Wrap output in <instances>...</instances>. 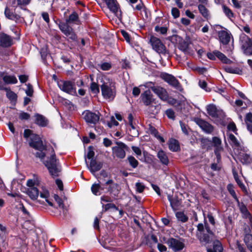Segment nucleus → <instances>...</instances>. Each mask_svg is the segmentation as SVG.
Returning <instances> with one entry per match:
<instances>
[{
  "label": "nucleus",
  "mask_w": 252,
  "mask_h": 252,
  "mask_svg": "<svg viewBox=\"0 0 252 252\" xmlns=\"http://www.w3.org/2000/svg\"><path fill=\"white\" fill-rule=\"evenodd\" d=\"M127 160L130 165L133 168H136L138 164V161L132 156L127 157Z\"/></svg>",
  "instance_id": "c03bdc74"
},
{
  "label": "nucleus",
  "mask_w": 252,
  "mask_h": 252,
  "mask_svg": "<svg viewBox=\"0 0 252 252\" xmlns=\"http://www.w3.org/2000/svg\"><path fill=\"white\" fill-rule=\"evenodd\" d=\"M24 137L29 141L30 147L38 151L35 153V156L43 161L46 155L44 151L47 150V147L43 144L39 136L32 133L31 130L27 129L24 131Z\"/></svg>",
  "instance_id": "f257e3e1"
},
{
  "label": "nucleus",
  "mask_w": 252,
  "mask_h": 252,
  "mask_svg": "<svg viewBox=\"0 0 252 252\" xmlns=\"http://www.w3.org/2000/svg\"><path fill=\"white\" fill-rule=\"evenodd\" d=\"M58 85L62 91L71 95L76 94V88L73 82L61 81L58 82Z\"/></svg>",
  "instance_id": "9b49d317"
},
{
  "label": "nucleus",
  "mask_w": 252,
  "mask_h": 252,
  "mask_svg": "<svg viewBox=\"0 0 252 252\" xmlns=\"http://www.w3.org/2000/svg\"><path fill=\"white\" fill-rule=\"evenodd\" d=\"M227 189L228 190L230 194L233 196L235 200L237 201V203H239V201L236 196V194L234 190L233 189V186L231 184H229L227 187Z\"/></svg>",
  "instance_id": "a18cd8bd"
},
{
  "label": "nucleus",
  "mask_w": 252,
  "mask_h": 252,
  "mask_svg": "<svg viewBox=\"0 0 252 252\" xmlns=\"http://www.w3.org/2000/svg\"><path fill=\"white\" fill-rule=\"evenodd\" d=\"M19 117L22 120H27L30 118V115L28 113L22 112L19 114Z\"/></svg>",
  "instance_id": "13d9d810"
},
{
  "label": "nucleus",
  "mask_w": 252,
  "mask_h": 252,
  "mask_svg": "<svg viewBox=\"0 0 252 252\" xmlns=\"http://www.w3.org/2000/svg\"><path fill=\"white\" fill-rule=\"evenodd\" d=\"M207 252H220V242L218 240L215 241L213 248L207 249Z\"/></svg>",
  "instance_id": "e433bc0d"
},
{
  "label": "nucleus",
  "mask_w": 252,
  "mask_h": 252,
  "mask_svg": "<svg viewBox=\"0 0 252 252\" xmlns=\"http://www.w3.org/2000/svg\"><path fill=\"white\" fill-rule=\"evenodd\" d=\"M131 149L137 157L141 155V151L139 147L132 146Z\"/></svg>",
  "instance_id": "338daca9"
},
{
  "label": "nucleus",
  "mask_w": 252,
  "mask_h": 252,
  "mask_svg": "<svg viewBox=\"0 0 252 252\" xmlns=\"http://www.w3.org/2000/svg\"><path fill=\"white\" fill-rule=\"evenodd\" d=\"M4 91L6 92V95L9 99L12 101H15L17 100V94L12 92L10 88L6 87Z\"/></svg>",
  "instance_id": "f704fd0d"
},
{
  "label": "nucleus",
  "mask_w": 252,
  "mask_h": 252,
  "mask_svg": "<svg viewBox=\"0 0 252 252\" xmlns=\"http://www.w3.org/2000/svg\"><path fill=\"white\" fill-rule=\"evenodd\" d=\"M85 162L90 171L93 174H94L96 172L99 171L103 166L102 162L97 161L94 159H91L89 165L88 164L86 159H85Z\"/></svg>",
  "instance_id": "a211bd4d"
},
{
  "label": "nucleus",
  "mask_w": 252,
  "mask_h": 252,
  "mask_svg": "<svg viewBox=\"0 0 252 252\" xmlns=\"http://www.w3.org/2000/svg\"><path fill=\"white\" fill-rule=\"evenodd\" d=\"M141 101L146 106L150 105V108L152 109L151 113L152 114L157 113V107L155 106H153L152 104L153 102L154 101V99L153 97V95L149 90L145 91L140 96Z\"/></svg>",
  "instance_id": "ddd939ff"
},
{
  "label": "nucleus",
  "mask_w": 252,
  "mask_h": 252,
  "mask_svg": "<svg viewBox=\"0 0 252 252\" xmlns=\"http://www.w3.org/2000/svg\"><path fill=\"white\" fill-rule=\"evenodd\" d=\"M235 153L238 154V158L240 161L243 164H247L250 163L252 160V158L250 156L245 153L244 148L243 150L242 148H241V151L239 152V149L235 152Z\"/></svg>",
  "instance_id": "aec40b11"
},
{
  "label": "nucleus",
  "mask_w": 252,
  "mask_h": 252,
  "mask_svg": "<svg viewBox=\"0 0 252 252\" xmlns=\"http://www.w3.org/2000/svg\"><path fill=\"white\" fill-rule=\"evenodd\" d=\"M199 86H200V88L204 89L206 91H207V92L209 91V90H208V88L207 87V83L205 81L200 80L199 81Z\"/></svg>",
  "instance_id": "0e129e2a"
},
{
  "label": "nucleus",
  "mask_w": 252,
  "mask_h": 252,
  "mask_svg": "<svg viewBox=\"0 0 252 252\" xmlns=\"http://www.w3.org/2000/svg\"><path fill=\"white\" fill-rule=\"evenodd\" d=\"M223 120V125H227V129L229 130H232L233 132H235L237 130V128L234 122H231V119L229 118H226V115L224 113L221 111V121ZM222 123V122H221Z\"/></svg>",
  "instance_id": "4be33fe9"
},
{
  "label": "nucleus",
  "mask_w": 252,
  "mask_h": 252,
  "mask_svg": "<svg viewBox=\"0 0 252 252\" xmlns=\"http://www.w3.org/2000/svg\"><path fill=\"white\" fill-rule=\"evenodd\" d=\"M54 198L60 207L63 208V204L62 199L57 194H54Z\"/></svg>",
  "instance_id": "052dcab7"
},
{
  "label": "nucleus",
  "mask_w": 252,
  "mask_h": 252,
  "mask_svg": "<svg viewBox=\"0 0 252 252\" xmlns=\"http://www.w3.org/2000/svg\"><path fill=\"white\" fill-rule=\"evenodd\" d=\"M229 138L231 142L233 144V146L234 148L235 152L238 151L239 149V148H242V147L240 146V143L237 140L236 138L234 135H233L232 134H229Z\"/></svg>",
  "instance_id": "72a5a7b5"
},
{
  "label": "nucleus",
  "mask_w": 252,
  "mask_h": 252,
  "mask_svg": "<svg viewBox=\"0 0 252 252\" xmlns=\"http://www.w3.org/2000/svg\"><path fill=\"white\" fill-rule=\"evenodd\" d=\"M101 83L100 88L103 97L107 100H113L116 95L115 83L105 76L102 77Z\"/></svg>",
  "instance_id": "f03ea898"
},
{
  "label": "nucleus",
  "mask_w": 252,
  "mask_h": 252,
  "mask_svg": "<svg viewBox=\"0 0 252 252\" xmlns=\"http://www.w3.org/2000/svg\"><path fill=\"white\" fill-rule=\"evenodd\" d=\"M240 41L243 53L246 55H252V41L244 33L241 34Z\"/></svg>",
  "instance_id": "6e6552de"
},
{
  "label": "nucleus",
  "mask_w": 252,
  "mask_h": 252,
  "mask_svg": "<svg viewBox=\"0 0 252 252\" xmlns=\"http://www.w3.org/2000/svg\"><path fill=\"white\" fill-rule=\"evenodd\" d=\"M168 148L169 150L172 152H177L180 149L178 141L174 139L170 140L168 144Z\"/></svg>",
  "instance_id": "2f4dec72"
},
{
  "label": "nucleus",
  "mask_w": 252,
  "mask_h": 252,
  "mask_svg": "<svg viewBox=\"0 0 252 252\" xmlns=\"http://www.w3.org/2000/svg\"><path fill=\"white\" fill-rule=\"evenodd\" d=\"M179 49L185 53H186L189 50V44L187 42L183 41L180 43Z\"/></svg>",
  "instance_id": "79ce46f5"
},
{
  "label": "nucleus",
  "mask_w": 252,
  "mask_h": 252,
  "mask_svg": "<svg viewBox=\"0 0 252 252\" xmlns=\"http://www.w3.org/2000/svg\"><path fill=\"white\" fill-rule=\"evenodd\" d=\"M207 56L209 59L212 60H215L216 57L219 60L220 59V53L219 51H215L213 53H208Z\"/></svg>",
  "instance_id": "a19ab883"
},
{
  "label": "nucleus",
  "mask_w": 252,
  "mask_h": 252,
  "mask_svg": "<svg viewBox=\"0 0 252 252\" xmlns=\"http://www.w3.org/2000/svg\"><path fill=\"white\" fill-rule=\"evenodd\" d=\"M221 63L232 64L233 63V62L221 53Z\"/></svg>",
  "instance_id": "864d4df0"
},
{
  "label": "nucleus",
  "mask_w": 252,
  "mask_h": 252,
  "mask_svg": "<svg viewBox=\"0 0 252 252\" xmlns=\"http://www.w3.org/2000/svg\"><path fill=\"white\" fill-rule=\"evenodd\" d=\"M83 116L86 122L90 125H95L99 120V115L89 110L84 111Z\"/></svg>",
  "instance_id": "2eb2a0df"
},
{
  "label": "nucleus",
  "mask_w": 252,
  "mask_h": 252,
  "mask_svg": "<svg viewBox=\"0 0 252 252\" xmlns=\"http://www.w3.org/2000/svg\"><path fill=\"white\" fill-rule=\"evenodd\" d=\"M102 211L106 212L110 209H114L116 210H118V207L113 203H108L105 205L103 204L102 202Z\"/></svg>",
  "instance_id": "37998d69"
},
{
  "label": "nucleus",
  "mask_w": 252,
  "mask_h": 252,
  "mask_svg": "<svg viewBox=\"0 0 252 252\" xmlns=\"http://www.w3.org/2000/svg\"><path fill=\"white\" fill-rule=\"evenodd\" d=\"M198 10L201 15L205 18L208 19L209 17V11L202 4H199L198 6Z\"/></svg>",
  "instance_id": "ea45409f"
},
{
  "label": "nucleus",
  "mask_w": 252,
  "mask_h": 252,
  "mask_svg": "<svg viewBox=\"0 0 252 252\" xmlns=\"http://www.w3.org/2000/svg\"><path fill=\"white\" fill-rule=\"evenodd\" d=\"M103 189L101 188L99 183L94 184L91 187V191L92 193L95 195H100L101 194V190Z\"/></svg>",
  "instance_id": "c9c22d12"
},
{
  "label": "nucleus",
  "mask_w": 252,
  "mask_h": 252,
  "mask_svg": "<svg viewBox=\"0 0 252 252\" xmlns=\"http://www.w3.org/2000/svg\"><path fill=\"white\" fill-rule=\"evenodd\" d=\"M49 194L47 191H46L44 193L41 192L40 194V196L42 198H44L46 199V201L48 203V205L50 206H53V203L49 200L48 199Z\"/></svg>",
  "instance_id": "4d7b16f0"
},
{
  "label": "nucleus",
  "mask_w": 252,
  "mask_h": 252,
  "mask_svg": "<svg viewBox=\"0 0 252 252\" xmlns=\"http://www.w3.org/2000/svg\"><path fill=\"white\" fill-rule=\"evenodd\" d=\"M65 22L69 23H75V24H78L79 20V17L78 14L76 12H72L68 17V18H67L65 20Z\"/></svg>",
  "instance_id": "473e14b6"
},
{
  "label": "nucleus",
  "mask_w": 252,
  "mask_h": 252,
  "mask_svg": "<svg viewBox=\"0 0 252 252\" xmlns=\"http://www.w3.org/2000/svg\"><path fill=\"white\" fill-rule=\"evenodd\" d=\"M149 42L152 46L153 49L157 53L164 55L168 54L165 45L159 38L154 36H151Z\"/></svg>",
  "instance_id": "1a4fd4ad"
},
{
  "label": "nucleus",
  "mask_w": 252,
  "mask_h": 252,
  "mask_svg": "<svg viewBox=\"0 0 252 252\" xmlns=\"http://www.w3.org/2000/svg\"><path fill=\"white\" fill-rule=\"evenodd\" d=\"M98 66L104 71L109 70L112 67L111 64L109 63H102L98 64Z\"/></svg>",
  "instance_id": "49530a36"
},
{
  "label": "nucleus",
  "mask_w": 252,
  "mask_h": 252,
  "mask_svg": "<svg viewBox=\"0 0 252 252\" xmlns=\"http://www.w3.org/2000/svg\"><path fill=\"white\" fill-rule=\"evenodd\" d=\"M135 186L136 190L139 193L142 192L145 189V186L141 183H136Z\"/></svg>",
  "instance_id": "e2e57ef3"
},
{
  "label": "nucleus",
  "mask_w": 252,
  "mask_h": 252,
  "mask_svg": "<svg viewBox=\"0 0 252 252\" xmlns=\"http://www.w3.org/2000/svg\"><path fill=\"white\" fill-rule=\"evenodd\" d=\"M212 232L207 226L204 228L202 223H199L197 225V232L196 236L201 243L206 244L209 243L210 240V235Z\"/></svg>",
  "instance_id": "39448f33"
},
{
  "label": "nucleus",
  "mask_w": 252,
  "mask_h": 252,
  "mask_svg": "<svg viewBox=\"0 0 252 252\" xmlns=\"http://www.w3.org/2000/svg\"><path fill=\"white\" fill-rule=\"evenodd\" d=\"M155 31L161 34H165L167 32V28L165 27L156 26L155 28Z\"/></svg>",
  "instance_id": "de8ad7c7"
},
{
  "label": "nucleus",
  "mask_w": 252,
  "mask_h": 252,
  "mask_svg": "<svg viewBox=\"0 0 252 252\" xmlns=\"http://www.w3.org/2000/svg\"><path fill=\"white\" fill-rule=\"evenodd\" d=\"M157 157L160 162L164 165H167L169 163V159L166 154L162 150H160L157 154Z\"/></svg>",
  "instance_id": "c85d7f7f"
},
{
  "label": "nucleus",
  "mask_w": 252,
  "mask_h": 252,
  "mask_svg": "<svg viewBox=\"0 0 252 252\" xmlns=\"http://www.w3.org/2000/svg\"><path fill=\"white\" fill-rule=\"evenodd\" d=\"M171 13L174 18H177L180 16V11L177 8H172Z\"/></svg>",
  "instance_id": "69168bd1"
},
{
  "label": "nucleus",
  "mask_w": 252,
  "mask_h": 252,
  "mask_svg": "<svg viewBox=\"0 0 252 252\" xmlns=\"http://www.w3.org/2000/svg\"><path fill=\"white\" fill-rule=\"evenodd\" d=\"M121 33L126 41L128 43H131V37L128 32L124 30H122Z\"/></svg>",
  "instance_id": "603ef678"
},
{
  "label": "nucleus",
  "mask_w": 252,
  "mask_h": 252,
  "mask_svg": "<svg viewBox=\"0 0 252 252\" xmlns=\"http://www.w3.org/2000/svg\"><path fill=\"white\" fill-rule=\"evenodd\" d=\"M34 117L35 118L34 123L38 126L44 127L47 125L48 120L44 116L39 114H35Z\"/></svg>",
  "instance_id": "b1692460"
},
{
  "label": "nucleus",
  "mask_w": 252,
  "mask_h": 252,
  "mask_svg": "<svg viewBox=\"0 0 252 252\" xmlns=\"http://www.w3.org/2000/svg\"><path fill=\"white\" fill-rule=\"evenodd\" d=\"M32 0H17V5L19 6H26L30 4Z\"/></svg>",
  "instance_id": "bf43d9fd"
},
{
  "label": "nucleus",
  "mask_w": 252,
  "mask_h": 252,
  "mask_svg": "<svg viewBox=\"0 0 252 252\" xmlns=\"http://www.w3.org/2000/svg\"><path fill=\"white\" fill-rule=\"evenodd\" d=\"M223 68L224 70L227 72L231 73H239V69L237 68H233L232 67L227 66H223Z\"/></svg>",
  "instance_id": "5fc2aeb1"
},
{
  "label": "nucleus",
  "mask_w": 252,
  "mask_h": 252,
  "mask_svg": "<svg viewBox=\"0 0 252 252\" xmlns=\"http://www.w3.org/2000/svg\"><path fill=\"white\" fill-rule=\"evenodd\" d=\"M166 114L168 118L172 120L174 119L175 114L174 112L172 109H167L166 111Z\"/></svg>",
  "instance_id": "680f3d73"
},
{
  "label": "nucleus",
  "mask_w": 252,
  "mask_h": 252,
  "mask_svg": "<svg viewBox=\"0 0 252 252\" xmlns=\"http://www.w3.org/2000/svg\"><path fill=\"white\" fill-rule=\"evenodd\" d=\"M0 78H2L4 84H15L18 81L14 75H8L4 72L0 73Z\"/></svg>",
  "instance_id": "6ab92c4d"
},
{
  "label": "nucleus",
  "mask_w": 252,
  "mask_h": 252,
  "mask_svg": "<svg viewBox=\"0 0 252 252\" xmlns=\"http://www.w3.org/2000/svg\"><path fill=\"white\" fill-rule=\"evenodd\" d=\"M26 193L32 200H36L39 195V191L36 188H31L26 189Z\"/></svg>",
  "instance_id": "cd10ccee"
},
{
  "label": "nucleus",
  "mask_w": 252,
  "mask_h": 252,
  "mask_svg": "<svg viewBox=\"0 0 252 252\" xmlns=\"http://www.w3.org/2000/svg\"><path fill=\"white\" fill-rule=\"evenodd\" d=\"M197 124L206 133H210L213 130V126L203 120L198 119L197 121Z\"/></svg>",
  "instance_id": "5701e85b"
},
{
  "label": "nucleus",
  "mask_w": 252,
  "mask_h": 252,
  "mask_svg": "<svg viewBox=\"0 0 252 252\" xmlns=\"http://www.w3.org/2000/svg\"><path fill=\"white\" fill-rule=\"evenodd\" d=\"M103 143L105 147H108L112 145V142L109 139L104 138L103 140Z\"/></svg>",
  "instance_id": "774afa93"
},
{
  "label": "nucleus",
  "mask_w": 252,
  "mask_h": 252,
  "mask_svg": "<svg viewBox=\"0 0 252 252\" xmlns=\"http://www.w3.org/2000/svg\"><path fill=\"white\" fill-rule=\"evenodd\" d=\"M175 216L177 220L182 222H186L188 220V217L183 212H177Z\"/></svg>",
  "instance_id": "4c0bfd02"
},
{
  "label": "nucleus",
  "mask_w": 252,
  "mask_h": 252,
  "mask_svg": "<svg viewBox=\"0 0 252 252\" xmlns=\"http://www.w3.org/2000/svg\"><path fill=\"white\" fill-rule=\"evenodd\" d=\"M239 209L244 218H248L250 216V213L248 211L246 207L243 203H238Z\"/></svg>",
  "instance_id": "58836bf2"
},
{
  "label": "nucleus",
  "mask_w": 252,
  "mask_h": 252,
  "mask_svg": "<svg viewBox=\"0 0 252 252\" xmlns=\"http://www.w3.org/2000/svg\"><path fill=\"white\" fill-rule=\"evenodd\" d=\"M90 89L92 93L94 94H97L99 92V89L98 85L92 82L90 86Z\"/></svg>",
  "instance_id": "8fccbe9b"
},
{
  "label": "nucleus",
  "mask_w": 252,
  "mask_h": 252,
  "mask_svg": "<svg viewBox=\"0 0 252 252\" xmlns=\"http://www.w3.org/2000/svg\"><path fill=\"white\" fill-rule=\"evenodd\" d=\"M245 123L246 125L247 129L252 134V113H249L246 115Z\"/></svg>",
  "instance_id": "7c9ffc66"
},
{
  "label": "nucleus",
  "mask_w": 252,
  "mask_h": 252,
  "mask_svg": "<svg viewBox=\"0 0 252 252\" xmlns=\"http://www.w3.org/2000/svg\"><path fill=\"white\" fill-rule=\"evenodd\" d=\"M233 37L231 32L226 29L221 27V44L228 55L230 54L234 48Z\"/></svg>",
  "instance_id": "20e7f679"
},
{
  "label": "nucleus",
  "mask_w": 252,
  "mask_h": 252,
  "mask_svg": "<svg viewBox=\"0 0 252 252\" xmlns=\"http://www.w3.org/2000/svg\"><path fill=\"white\" fill-rule=\"evenodd\" d=\"M167 199L170 202L171 208L174 212L180 210L182 208V200L178 196L168 194L167 195Z\"/></svg>",
  "instance_id": "dca6fc26"
},
{
  "label": "nucleus",
  "mask_w": 252,
  "mask_h": 252,
  "mask_svg": "<svg viewBox=\"0 0 252 252\" xmlns=\"http://www.w3.org/2000/svg\"><path fill=\"white\" fill-rule=\"evenodd\" d=\"M12 44V39L8 35L4 33H0V46L3 47H8Z\"/></svg>",
  "instance_id": "412c9836"
},
{
  "label": "nucleus",
  "mask_w": 252,
  "mask_h": 252,
  "mask_svg": "<svg viewBox=\"0 0 252 252\" xmlns=\"http://www.w3.org/2000/svg\"><path fill=\"white\" fill-rule=\"evenodd\" d=\"M60 30L65 35L68 39L71 41H76L77 35L75 33L72 27L68 25L67 22H60L58 24Z\"/></svg>",
  "instance_id": "9d476101"
},
{
  "label": "nucleus",
  "mask_w": 252,
  "mask_h": 252,
  "mask_svg": "<svg viewBox=\"0 0 252 252\" xmlns=\"http://www.w3.org/2000/svg\"><path fill=\"white\" fill-rule=\"evenodd\" d=\"M223 10L225 14L229 18L232 17L233 14L231 10L225 6H223Z\"/></svg>",
  "instance_id": "6e6d98bb"
},
{
  "label": "nucleus",
  "mask_w": 252,
  "mask_h": 252,
  "mask_svg": "<svg viewBox=\"0 0 252 252\" xmlns=\"http://www.w3.org/2000/svg\"><path fill=\"white\" fill-rule=\"evenodd\" d=\"M4 14L5 16L9 19L12 20L15 18L13 12H12L7 7L5 8Z\"/></svg>",
  "instance_id": "3c124183"
},
{
  "label": "nucleus",
  "mask_w": 252,
  "mask_h": 252,
  "mask_svg": "<svg viewBox=\"0 0 252 252\" xmlns=\"http://www.w3.org/2000/svg\"><path fill=\"white\" fill-rule=\"evenodd\" d=\"M202 144V147L204 148L207 149H209L212 144H214V147L215 148V153L216 155L218 160H219L220 158V139L217 137H214L212 139V141L210 140L208 138L202 139L201 141Z\"/></svg>",
  "instance_id": "423d86ee"
},
{
  "label": "nucleus",
  "mask_w": 252,
  "mask_h": 252,
  "mask_svg": "<svg viewBox=\"0 0 252 252\" xmlns=\"http://www.w3.org/2000/svg\"><path fill=\"white\" fill-rule=\"evenodd\" d=\"M117 146L112 147V152L113 157L123 159L126 156L125 150L127 149V146L122 142H117Z\"/></svg>",
  "instance_id": "f8f14e48"
},
{
  "label": "nucleus",
  "mask_w": 252,
  "mask_h": 252,
  "mask_svg": "<svg viewBox=\"0 0 252 252\" xmlns=\"http://www.w3.org/2000/svg\"><path fill=\"white\" fill-rule=\"evenodd\" d=\"M105 2L108 8L114 13L117 14L118 12V4L116 0H105Z\"/></svg>",
  "instance_id": "a878e982"
},
{
  "label": "nucleus",
  "mask_w": 252,
  "mask_h": 252,
  "mask_svg": "<svg viewBox=\"0 0 252 252\" xmlns=\"http://www.w3.org/2000/svg\"><path fill=\"white\" fill-rule=\"evenodd\" d=\"M207 112L210 116L213 121H215L218 117V112L216 106L213 104H210L207 106Z\"/></svg>",
  "instance_id": "bb28decb"
},
{
  "label": "nucleus",
  "mask_w": 252,
  "mask_h": 252,
  "mask_svg": "<svg viewBox=\"0 0 252 252\" xmlns=\"http://www.w3.org/2000/svg\"><path fill=\"white\" fill-rule=\"evenodd\" d=\"M27 89L25 90V93L29 96H32L33 93V88L30 84H26Z\"/></svg>",
  "instance_id": "09e8293b"
},
{
  "label": "nucleus",
  "mask_w": 252,
  "mask_h": 252,
  "mask_svg": "<svg viewBox=\"0 0 252 252\" xmlns=\"http://www.w3.org/2000/svg\"><path fill=\"white\" fill-rule=\"evenodd\" d=\"M166 243L175 252L182 250L184 247V244L183 242L173 238L168 239Z\"/></svg>",
  "instance_id": "f3484780"
},
{
  "label": "nucleus",
  "mask_w": 252,
  "mask_h": 252,
  "mask_svg": "<svg viewBox=\"0 0 252 252\" xmlns=\"http://www.w3.org/2000/svg\"><path fill=\"white\" fill-rule=\"evenodd\" d=\"M146 86L150 88L161 100L166 101L168 98L166 90L158 86H155L150 82L146 83Z\"/></svg>",
  "instance_id": "0eeeda50"
},
{
  "label": "nucleus",
  "mask_w": 252,
  "mask_h": 252,
  "mask_svg": "<svg viewBox=\"0 0 252 252\" xmlns=\"http://www.w3.org/2000/svg\"><path fill=\"white\" fill-rule=\"evenodd\" d=\"M49 150L51 152V155L49 159L44 161V164L48 169L50 175L53 177H57L59 175V173L61 171V167L60 166L56 156L54 150L51 147Z\"/></svg>",
  "instance_id": "7ed1b4c3"
},
{
  "label": "nucleus",
  "mask_w": 252,
  "mask_h": 252,
  "mask_svg": "<svg viewBox=\"0 0 252 252\" xmlns=\"http://www.w3.org/2000/svg\"><path fill=\"white\" fill-rule=\"evenodd\" d=\"M244 241L248 248L252 252V229H250L249 233L246 234Z\"/></svg>",
  "instance_id": "c756f323"
},
{
  "label": "nucleus",
  "mask_w": 252,
  "mask_h": 252,
  "mask_svg": "<svg viewBox=\"0 0 252 252\" xmlns=\"http://www.w3.org/2000/svg\"><path fill=\"white\" fill-rule=\"evenodd\" d=\"M105 185H109L108 188V191L110 194H113L116 195L118 193V185L117 184H113V181L112 180H108L105 182Z\"/></svg>",
  "instance_id": "393cba45"
},
{
  "label": "nucleus",
  "mask_w": 252,
  "mask_h": 252,
  "mask_svg": "<svg viewBox=\"0 0 252 252\" xmlns=\"http://www.w3.org/2000/svg\"><path fill=\"white\" fill-rule=\"evenodd\" d=\"M161 77L170 85L172 86L175 89L181 91L182 90L181 86L178 80L176 79L172 75L164 73L161 75Z\"/></svg>",
  "instance_id": "4468645a"
}]
</instances>
